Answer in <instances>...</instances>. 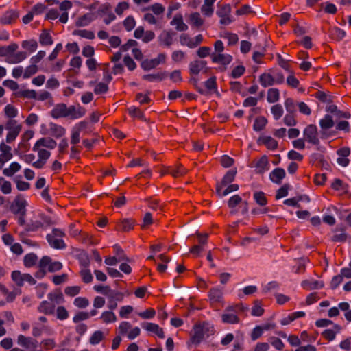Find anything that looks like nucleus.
<instances>
[{"label":"nucleus","instance_id":"obj_53","mask_svg":"<svg viewBox=\"0 0 351 351\" xmlns=\"http://www.w3.org/2000/svg\"><path fill=\"white\" fill-rule=\"evenodd\" d=\"M107 293V298H108V300L112 301L121 302L123 300L124 297L123 294L121 292L115 290H112L111 289H110Z\"/></svg>","mask_w":351,"mask_h":351},{"label":"nucleus","instance_id":"obj_34","mask_svg":"<svg viewBox=\"0 0 351 351\" xmlns=\"http://www.w3.org/2000/svg\"><path fill=\"white\" fill-rule=\"evenodd\" d=\"M55 306L47 301H43L38 306V311L45 315H51L54 313Z\"/></svg>","mask_w":351,"mask_h":351},{"label":"nucleus","instance_id":"obj_49","mask_svg":"<svg viewBox=\"0 0 351 351\" xmlns=\"http://www.w3.org/2000/svg\"><path fill=\"white\" fill-rule=\"evenodd\" d=\"M38 261V256L34 253H29L25 256L23 259L24 265L31 267L36 265Z\"/></svg>","mask_w":351,"mask_h":351},{"label":"nucleus","instance_id":"obj_16","mask_svg":"<svg viewBox=\"0 0 351 351\" xmlns=\"http://www.w3.org/2000/svg\"><path fill=\"white\" fill-rule=\"evenodd\" d=\"M231 12L230 5L228 4L223 5L217 11V15L220 18V23L228 25L231 23L232 20L230 17Z\"/></svg>","mask_w":351,"mask_h":351},{"label":"nucleus","instance_id":"obj_47","mask_svg":"<svg viewBox=\"0 0 351 351\" xmlns=\"http://www.w3.org/2000/svg\"><path fill=\"white\" fill-rule=\"evenodd\" d=\"M21 46L23 49L27 50L30 53H32L37 49L38 43L36 40L32 39L23 41L21 43Z\"/></svg>","mask_w":351,"mask_h":351},{"label":"nucleus","instance_id":"obj_60","mask_svg":"<svg viewBox=\"0 0 351 351\" xmlns=\"http://www.w3.org/2000/svg\"><path fill=\"white\" fill-rule=\"evenodd\" d=\"M38 71V67L37 65L33 64L31 63L30 65L27 66L25 69H24L23 78L27 79L36 74Z\"/></svg>","mask_w":351,"mask_h":351},{"label":"nucleus","instance_id":"obj_28","mask_svg":"<svg viewBox=\"0 0 351 351\" xmlns=\"http://www.w3.org/2000/svg\"><path fill=\"white\" fill-rule=\"evenodd\" d=\"M239 189V185L236 184L230 185H217L216 191L221 197L228 195L230 193L236 191Z\"/></svg>","mask_w":351,"mask_h":351},{"label":"nucleus","instance_id":"obj_33","mask_svg":"<svg viewBox=\"0 0 351 351\" xmlns=\"http://www.w3.org/2000/svg\"><path fill=\"white\" fill-rule=\"evenodd\" d=\"M216 0H204L201 8L202 13L206 16H211L214 12L213 4Z\"/></svg>","mask_w":351,"mask_h":351},{"label":"nucleus","instance_id":"obj_17","mask_svg":"<svg viewBox=\"0 0 351 351\" xmlns=\"http://www.w3.org/2000/svg\"><path fill=\"white\" fill-rule=\"evenodd\" d=\"M208 296L212 305L221 303L223 302V289L219 287H213L208 291Z\"/></svg>","mask_w":351,"mask_h":351},{"label":"nucleus","instance_id":"obj_45","mask_svg":"<svg viewBox=\"0 0 351 351\" xmlns=\"http://www.w3.org/2000/svg\"><path fill=\"white\" fill-rule=\"evenodd\" d=\"M319 125L323 130L330 129L334 126V121L330 115L326 114L319 121Z\"/></svg>","mask_w":351,"mask_h":351},{"label":"nucleus","instance_id":"obj_64","mask_svg":"<svg viewBox=\"0 0 351 351\" xmlns=\"http://www.w3.org/2000/svg\"><path fill=\"white\" fill-rule=\"evenodd\" d=\"M108 90V86L107 83L99 82L95 84L94 88V93L96 95H101L106 93Z\"/></svg>","mask_w":351,"mask_h":351},{"label":"nucleus","instance_id":"obj_24","mask_svg":"<svg viewBox=\"0 0 351 351\" xmlns=\"http://www.w3.org/2000/svg\"><path fill=\"white\" fill-rule=\"evenodd\" d=\"M19 17V13L14 10L6 11L0 19L2 24L8 25L14 23Z\"/></svg>","mask_w":351,"mask_h":351},{"label":"nucleus","instance_id":"obj_44","mask_svg":"<svg viewBox=\"0 0 351 351\" xmlns=\"http://www.w3.org/2000/svg\"><path fill=\"white\" fill-rule=\"evenodd\" d=\"M100 319L103 323L109 324L115 322L117 321V317L112 311H106L101 313Z\"/></svg>","mask_w":351,"mask_h":351},{"label":"nucleus","instance_id":"obj_55","mask_svg":"<svg viewBox=\"0 0 351 351\" xmlns=\"http://www.w3.org/2000/svg\"><path fill=\"white\" fill-rule=\"evenodd\" d=\"M162 19L148 12L143 16V20L150 25H157Z\"/></svg>","mask_w":351,"mask_h":351},{"label":"nucleus","instance_id":"obj_35","mask_svg":"<svg viewBox=\"0 0 351 351\" xmlns=\"http://www.w3.org/2000/svg\"><path fill=\"white\" fill-rule=\"evenodd\" d=\"M134 221L132 219H124L117 223V228L118 230L123 232H128L133 229Z\"/></svg>","mask_w":351,"mask_h":351},{"label":"nucleus","instance_id":"obj_61","mask_svg":"<svg viewBox=\"0 0 351 351\" xmlns=\"http://www.w3.org/2000/svg\"><path fill=\"white\" fill-rule=\"evenodd\" d=\"M271 112L275 120H278L283 114V108L281 105H274L271 108Z\"/></svg>","mask_w":351,"mask_h":351},{"label":"nucleus","instance_id":"obj_50","mask_svg":"<svg viewBox=\"0 0 351 351\" xmlns=\"http://www.w3.org/2000/svg\"><path fill=\"white\" fill-rule=\"evenodd\" d=\"M253 197L256 203L261 206H264L267 204V199L265 194L262 191L255 192Z\"/></svg>","mask_w":351,"mask_h":351},{"label":"nucleus","instance_id":"obj_4","mask_svg":"<svg viewBox=\"0 0 351 351\" xmlns=\"http://www.w3.org/2000/svg\"><path fill=\"white\" fill-rule=\"evenodd\" d=\"M214 332V328L208 323H202L195 325L194 327V334L192 337V341L194 343H199L205 337L209 336Z\"/></svg>","mask_w":351,"mask_h":351},{"label":"nucleus","instance_id":"obj_59","mask_svg":"<svg viewBox=\"0 0 351 351\" xmlns=\"http://www.w3.org/2000/svg\"><path fill=\"white\" fill-rule=\"evenodd\" d=\"M104 339V334L100 330H97L93 332L89 339V342L92 345H97L99 343Z\"/></svg>","mask_w":351,"mask_h":351},{"label":"nucleus","instance_id":"obj_12","mask_svg":"<svg viewBox=\"0 0 351 351\" xmlns=\"http://www.w3.org/2000/svg\"><path fill=\"white\" fill-rule=\"evenodd\" d=\"M37 152L38 159L32 163V166L36 169H42L45 165L47 160L51 156V152L45 149L38 147V149H33Z\"/></svg>","mask_w":351,"mask_h":351},{"label":"nucleus","instance_id":"obj_57","mask_svg":"<svg viewBox=\"0 0 351 351\" xmlns=\"http://www.w3.org/2000/svg\"><path fill=\"white\" fill-rule=\"evenodd\" d=\"M0 190L3 194H10L12 192V184L10 181L0 178Z\"/></svg>","mask_w":351,"mask_h":351},{"label":"nucleus","instance_id":"obj_20","mask_svg":"<svg viewBox=\"0 0 351 351\" xmlns=\"http://www.w3.org/2000/svg\"><path fill=\"white\" fill-rule=\"evenodd\" d=\"M187 170L182 165H178L166 167L164 173L171 174L174 178H179L184 176Z\"/></svg>","mask_w":351,"mask_h":351},{"label":"nucleus","instance_id":"obj_29","mask_svg":"<svg viewBox=\"0 0 351 351\" xmlns=\"http://www.w3.org/2000/svg\"><path fill=\"white\" fill-rule=\"evenodd\" d=\"M285 171L282 168L274 169L269 174V178L274 183L280 184L285 177Z\"/></svg>","mask_w":351,"mask_h":351},{"label":"nucleus","instance_id":"obj_43","mask_svg":"<svg viewBox=\"0 0 351 351\" xmlns=\"http://www.w3.org/2000/svg\"><path fill=\"white\" fill-rule=\"evenodd\" d=\"M205 87L210 93H218L217 86V78L213 76L204 82Z\"/></svg>","mask_w":351,"mask_h":351},{"label":"nucleus","instance_id":"obj_14","mask_svg":"<svg viewBox=\"0 0 351 351\" xmlns=\"http://www.w3.org/2000/svg\"><path fill=\"white\" fill-rule=\"evenodd\" d=\"M13 157L12 148L5 142L0 143V169L3 167L5 163L10 160Z\"/></svg>","mask_w":351,"mask_h":351},{"label":"nucleus","instance_id":"obj_42","mask_svg":"<svg viewBox=\"0 0 351 351\" xmlns=\"http://www.w3.org/2000/svg\"><path fill=\"white\" fill-rule=\"evenodd\" d=\"M267 123V119L263 116L256 117L253 124V129L254 131L259 132L263 130Z\"/></svg>","mask_w":351,"mask_h":351},{"label":"nucleus","instance_id":"obj_1","mask_svg":"<svg viewBox=\"0 0 351 351\" xmlns=\"http://www.w3.org/2000/svg\"><path fill=\"white\" fill-rule=\"evenodd\" d=\"M18 47L16 43L0 47V56L5 57V60L9 64L20 63L27 58V53L25 51L16 52Z\"/></svg>","mask_w":351,"mask_h":351},{"label":"nucleus","instance_id":"obj_7","mask_svg":"<svg viewBox=\"0 0 351 351\" xmlns=\"http://www.w3.org/2000/svg\"><path fill=\"white\" fill-rule=\"evenodd\" d=\"M5 129L8 130L6 135V143L14 142L22 130V125L16 120L10 119L6 122Z\"/></svg>","mask_w":351,"mask_h":351},{"label":"nucleus","instance_id":"obj_38","mask_svg":"<svg viewBox=\"0 0 351 351\" xmlns=\"http://www.w3.org/2000/svg\"><path fill=\"white\" fill-rule=\"evenodd\" d=\"M49 130L51 134L56 138L62 137L66 133V130L62 126L53 123H49Z\"/></svg>","mask_w":351,"mask_h":351},{"label":"nucleus","instance_id":"obj_2","mask_svg":"<svg viewBox=\"0 0 351 351\" xmlns=\"http://www.w3.org/2000/svg\"><path fill=\"white\" fill-rule=\"evenodd\" d=\"M214 51L210 54V58L213 63L227 66L231 63L233 57L228 53H223L224 45L221 40L214 43Z\"/></svg>","mask_w":351,"mask_h":351},{"label":"nucleus","instance_id":"obj_11","mask_svg":"<svg viewBox=\"0 0 351 351\" xmlns=\"http://www.w3.org/2000/svg\"><path fill=\"white\" fill-rule=\"evenodd\" d=\"M207 62L202 60H195L189 64V73L191 76L199 75L201 72L206 71Z\"/></svg>","mask_w":351,"mask_h":351},{"label":"nucleus","instance_id":"obj_39","mask_svg":"<svg viewBox=\"0 0 351 351\" xmlns=\"http://www.w3.org/2000/svg\"><path fill=\"white\" fill-rule=\"evenodd\" d=\"M204 19L198 12H193L189 17V23L191 25L199 27L204 24Z\"/></svg>","mask_w":351,"mask_h":351},{"label":"nucleus","instance_id":"obj_5","mask_svg":"<svg viewBox=\"0 0 351 351\" xmlns=\"http://www.w3.org/2000/svg\"><path fill=\"white\" fill-rule=\"evenodd\" d=\"M64 236L62 230L55 228L51 234L47 235V240L51 247L55 249H64L66 244L62 239Z\"/></svg>","mask_w":351,"mask_h":351},{"label":"nucleus","instance_id":"obj_23","mask_svg":"<svg viewBox=\"0 0 351 351\" xmlns=\"http://www.w3.org/2000/svg\"><path fill=\"white\" fill-rule=\"evenodd\" d=\"M51 258L49 256H45L39 261L38 266L40 271L36 272L35 276L36 278H42L45 274V271L50 266Z\"/></svg>","mask_w":351,"mask_h":351},{"label":"nucleus","instance_id":"obj_26","mask_svg":"<svg viewBox=\"0 0 351 351\" xmlns=\"http://www.w3.org/2000/svg\"><path fill=\"white\" fill-rule=\"evenodd\" d=\"M301 286L306 290L319 289L324 287L322 281L316 280H304L302 281Z\"/></svg>","mask_w":351,"mask_h":351},{"label":"nucleus","instance_id":"obj_6","mask_svg":"<svg viewBox=\"0 0 351 351\" xmlns=\"http://www.w3.org/2000/svg\"><path fill=\"white\" fill-rule=\"evenodd\" d=\"M247 309V307L243 306L237 305L234 306H230L226 309V311H229L228 313H224L221 315V319L223 323L226 324H238L239 322V318L237 315L239 311H245Z\"/></svg>","mask_w":351,"mask_h":351},{"label":"nucleus","instance_id":"obj_40","mask_svg":"<svg viewBox=\"0 0 351 351\" xmlns=\"http://www.w3.org/2000/svg\"><path fill=\"white\" fill-rule=\"evenodd\" d=\"M259 82L263 87L270 86L274 84L273 75L271 73H264L260 75Z\"/></svg>","mask_w":351,"mask_h":351},{"label":"nucleus","instance_id":"obj_62","mask_svg":"<svg viewBox=\"0 0 351 351\" xmlns=\"http://www.w3.org/2000/svg\"><path fill=\"white\" fill-rule=\"evenodd\" d=\"M254 13V12L252 10V8L247 4L242 5L240 8L237 9L235 12L237 16H244Z\"/></svg>","mask_w":351,"mask_h":351},{"label":"nucleus","instance_id":"obj_30","mask_svg":"<svg viewBox=\"0 0 351 351\" xmlns=\"http://www.w3.org/2000/svg\"><path fill=\"white\" fill-rule=\"evenodd\" d=\"M269 164L268 162L267 157L266 156H263L258 160L255 162L254 167L256 168V171L262 173L269 169Z\"/></svg>","mask_w":351,"mask_h":351},{"label":"nucleus","instance_id":"obj_13","mask_svg":"<svg viewBox=\"0 0 351 351\" xmlns=\"http://www.w3.org/2000/svg\"><path fill=\"white\" fill-rule=\"evenodd\" d=\"M88 126L86 121H82L75 124L71 130V143L73 145L77 144L80 141V133L84 130Z\"/></svg>","mask_w":351,"mask_h":351},{"label":"nucleus","instance_id":"obj_52","mask_svg":"<svg viewBox=\"0 0 351 351\" xmlns=\"http://www.w3.org/2000/svg\"><path fill=\"white\" fill-rule=\"evenodd\" d=\"M221 37L228 40V45L229 46L234 45L239 41V36L234 33L225 32Z\"/></svg>","mask_w":351,"mask_h":351},{"label":"nucleus","instance_id":"obj_10","mask_svg":"<svg viewBox=\"0 0 351 351\" xmlns=\"http://www.w3.org/2000/svg\"><path fill=\"white\" fill-rule=\"evenodd\" d=\"M304 140L313 145H318L319 140L318 138L317 129L316 125H308L304 130Z\"/></svg>","mask_w":351,"mask_h":351},{"label":"nucleus","instance_id":"obj_19","mask_svg":"<svg viewBox=\"0 0 351 351\" xmlns=\"http://www.w3.org/2000/svg\"><path fill=\"white\" fill-rule=\"evenodd\" d=\"M258 144L264 145L268 149L274 151L278 148V141L270 136L262 135L258 139Z\"/></svg>","mask_w":351,"mask_h":351},{"label":"nucleus","instance_id":"obj_9","mask_svg":"<svg viewBox=\"0 0 351 351\" xmlns=\"http://www.w3.org/2000/svg\"><path fill=\"white\" fill-rule=\"evenodd\" d=\"M12 280L19 287L23 286L25 282H28L31 285L36 283V280L29 274H22L20 271H13L11 274Z\"/></svg>","mask_w":351,"mask_h":351},{"label":"nucleus","instance_id":"obj_8","mask_svg":"<svg viewBox=\"0 0 351 351\" xmlns=\"http://www.w3.org/2000/svg\"><path fill=\"white\" fill-rule=\"evenodd\" d=\"M119 335L121 336L126 335L127 337L132 340L138 337L141 333V330L138 327L136 326L132 328V324L128 322H121L117 328Z\"/></svg>","mask_w":351,"mask_h":351},{"label":"nucleus","instance_id":"obj_27","mask_svg":"<svg viewBox=\"0 0 351 351\" xmlns=\"http://www.w3.org/2000/svg\"><path fill=\"white\" fill-rule=\"evenodd\" d=\"M173 34L170 31H163L158 36L160 44L165 47H170L173 43Z\"/></svg>","mask_w":351,"mask_h":351},{"label":"nucleus","instance_id":"obj_46","mask_svg":"<svg viewBox=\"0 0 351 351\" xmlns=\"http://www.w3.org/2000/svg\"><path fill=\"white\" fill-rule=\"evenodd\" d=\"M280 99V93L278 88H271L267 91V100L269 103H275Z\"/></svg>","mask_w":351,"mask_h":351},{"label":"nucleus","instance_id":"obj_48","mask_svg":"<svg viewBox=\"0 0 351 351\" xmlns=\"http://www.w3.org/2000/svg\"><path fill=\"white\" fill-rule=\"evenodd\" d=\"M73 34L89 40H93L95 38L94 32L87 29H75L73 32Z\"/></svg>","mask_w":351,"mask_h":351},{"label":"nucleus","instance_id":"obj_51","mask_svg":"<svg viewBox=\"0 0 351 351\" xmlns=\"http://www.w3.org/2000/svg\"><path fill=\"white\" fill-rule=\"evenodd\" d=\"M179 41L181 45L186 46L189 48L193 49V38L187 34H182L179 37Z\"/></svg>","mask_w":351,"mask_h":351},{"label":"nucleus","instance_id":"obj_25","mask_svg":"<svg viewBox=\"0 0 351 351\" xmlns=\"http://www.w3.org/2000/svg\"><path fill=\"white\" fill-rule=\"evenodd\" d=\"M171 25L175 26L176 30L179 32H185L188 29V25L184 22L181 14H176L170 22Z\"/></svg>","mask_w":351,"mask_h":351},{"label":"nucleus","instance_id":"obj_3","mask_svg":"<svg viewBox=\"0 0 351 351\" xmlns=\"http://www.w3.org/2000/svg\"><path fill=\"white\" fill-rule=\"evenodd\" d=\"M50 114L54 119L67 117H71L73 119H77L82 117L84 113L80 112H77L75 108L73 106H71L68 108L64 104H58L51 110Z\"/></svg>","mask_w":351,"mask_h":351},{"label":"nucleus","instance_id":"obj_18","mask_svg":"<svg viewBox=\"0 0 351 351\" xmlns=\"http://www.w3.org/2000/svg\"><path fill=\"white\" fill-rule=\"evenodd\" d=\"M56 145L57 143L55 140L49 137H43L36 142L32 149H38V147L53 149L56 148Z\"/></svg>","mask_w":351,"mask_h":351},{"label":"nucleus","instance_id":"obj_58","mask_svg":"<svg viewBox=\"0 0 351 351\" xmlns=\"http://www.w3.org/2000/svg\"><path fill=\"white\" fill-rule=\"evenodd\" d=\"M186 58V53L182 50H176L171 53V59L176 63L182 62Z\"/></svg>","mask_w":351,"mask_h":351},{"label":"nucleus","instance_id":"obj_41","mask_svg":"<svg viewBox=\"0 0 351 351\" xmlns=\"http://www.w3.org/2000/svg\"><path fill=\"white\" fill-rule=\"evenodd\" d=\"M21 169V165L16 162H12L8 168L3 170V173L5 176L11 177Z\"/></svg>","mask_w":351,"mask_h":351},{"label":"nucleus","instance_id":"obj_37","mask_svg":"<svg viewBox=\"0 0 351 351\" xmlns=\"http://www.w3.org/2000/svg\"><path fill=\"white\" fill-rule=\"evenodd\" d=\"M39 43L43 46H49L53 43V38L47 29H43L39 36Z\"/></svg>","mask_w":351,"mask_h":351},{"label":"nucleus","instance_id":"obj_31","mask_svg":"<svg viewBox=\"0 0 351 351\" xmlns=\"http://www.w3.org/2000/svg\"><path fill=\"white\" fill-rule=\"evenodd\" d=\"M96 19L95 14L86 13L83 16L79 17L75 22L77 27H85L88 25L92 21Z\"/></svg>","mask_w":351,"mask_h":351},{"label":"nucleus","instance_id":"obj_32","mask_svg":"<svg viewBox=\"0 0 351 351\" xmlns=\"http://www.w3.org/2000/svg\"><path fill=\"white\" fill-rule=\"evenodd\" d=\"M145 10L149 11V12L154 14L159 18L162 19L165 8L162 4L156 3L147 7Z\"/></svg>","mask_w":351,"mask_h":351},{"label":"nucleus","instance_id":"obj_56","mask_svg":"<svg viewBox=\"0 0 351 351\" xmlns=\"http://www.w3.org/2000/svg\"><path fill=\"white\" fill-rule=\"evenodd\" d=\"M237 171L235 170H230L223 176L221 183L219 185H228L234 181Z\"/></svg>","mask_w":351,"mask_h":351},{"label":"nucleus","instance_id":"obj_21","mask_svg":"<svg viewBox=\"0 0 351 351\" xmlns=\"http://www.w3.org/2000/svg\"><path fill=\"white\" fill-rule=\"evenodd\" d=\"M142 327L147 331L151 332L156 335L159 338L164 339L165 333L162 328L158 324L151 322L142 324Z\"/></svg>","mask_w":351,"mask_h":351},{"label":"nucleus","instance_id":"obj_63","mask_svg":"<svg viewBox=\"0 0 351 351\" xmlns=\"http://www.w3.org/2000/svg\"><path fill=\"white\" fill-rule=\"evenodd\" d=\"M73 304L80 308H84L89 305V300L84 297H77L74 300Z\"/></svg>","mask_w":351,"mask_h":351},{"label":"nucleus","instance_id":"obj_36","mask_svg":"<svg viewBox=\"0 0 351 351\" xmlns=\"http://www.w3.org/2000/svg\"><path fill=\"white\" fill-rule=\"evenodd\" d=\"M168 76L167 72H158L153 74L144 75L143 79L148 82L162 81Z\"/></svg>","mask_w":351,"mask_h":351},{"label":"nucleus","instance_id":"obj_22","mask_svg":"<svg viewBox=\"0 0 351 351\" xmlns=\"http://www.w3.org/2000/svg\"><path fill=\"white\" fill-rule=\"evenodd\" d=\"M17 343L25 348H36L37 347V341L27 337L23 335H19L17 337Z\"/></svg>","mask_w":351,"mask_h":351},{"label":"nucleus","instance_id":"obj_54","mask_svg":"<svg viewBox=\"0 0 351 351\" xmlns=\"http://www.w3.org/2000/svg\"><path fill=\"white\" fill-rule=\"evenodd\" d=\"M264 313V309L260 301L256 300L252 308L251 314L253 316L259 317Z\"/></svg>","mask_w":351,"mask_h":351},{"label":"nucleus","instance_id":"obj_15","mask_svg":"<svg viewBox=\"0 0 351 351\" xmlns=\"http://www.w3.org/2000/svg\"><path fill=\"white\" fill-rule=\"evenodd\" d=\"M27 204V201L21 195H18L11 206V210L14 214L25 215Z\"/></svg>","mask_w":351,"mask_h":351}]
</instances>
